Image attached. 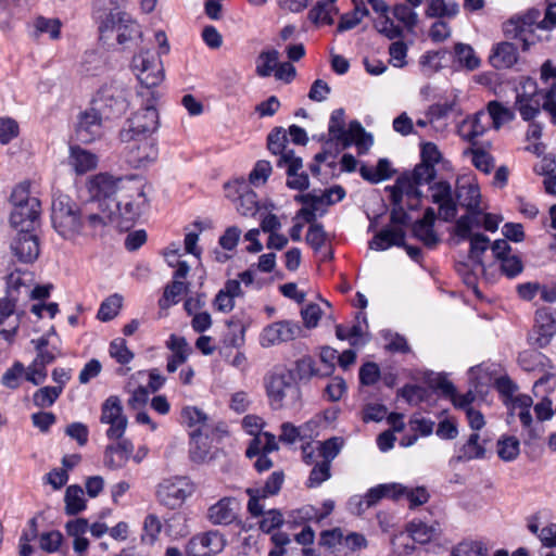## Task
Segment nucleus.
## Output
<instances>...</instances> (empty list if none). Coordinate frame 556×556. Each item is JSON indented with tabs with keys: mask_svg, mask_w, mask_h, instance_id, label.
<instances>
[{
	"mask_svg": "<svg viewBox=\"0 0 556 556\" xmlns=\"http://www.w3.org/2000/svg\"><path fill=\"white\" fill-rule=\"evenodd\" d=\"M87 186L93 197L108 202V210L103 211L113 212L111 222H118L121 227L128 228L146 203L144 182L136 176L100 173L92 176Z\"/></svg>",
	"mask_w": 556,
	"mask_h": 556,
	"instance_id": "obj_1",
	"label": "nucleus"
},
{
	"mask_svg": "<svg viewBox=\"0 0 556 556\" xmlns=\"http://www.w3.org/2000/svg\"><path fill=\"white\" fill-rule=\"evenodd\" d=\"M113 212H92L78 206L68 195L54 197L51 222L54 230L65 240L77 242L80 238L93 237L98 230L111 223Z\"/></svg>",
	"mask_w": 556,
	"mask_h": 556,
	"instance_id": "obj_2",
	"label": "nucleus"
},
{
	"mask_svg": "<svg viewBox=\"0 0 556 556\" xmlns=\"http://www.w3.org/2000/svg\"><path fill=\"white\" fill-rule=\"evenodd\" d=\"M267 146L273 154L279 155L277 166L287 168V186L299 191L307 189L309 186L308 175L300 172L303 167L302 159L296 156L290 148L286 130L283 128H275L268 135Z\"/></svg>",
	"mask_w": 556,
	"mask_h": 556,
	"instance_id": "obj_3",
	"label": "nucleus"
},
{
	"mask_svg": "<svg viewBox=\"0 0 556 556\" xmlns=\"http://www.w3.org/2000/svg\"><path fill=\"white\" fill-rule=\"evenodd\" d=\"M265 388L273 409H292L300 406L302 394L291 371L271 372L265 379Z\"/></svg>",
	"mask_w": 556,
	"mask_h": 556,
	"instance_id": "obj_4",
	"label": "nucleus"
},
{
	"mask_svg": "<svg viewBox=\"0 0 556 556\" xmlns=\"http://www.w3.org/2000/svg\"><path fill=\"white\" fill-rule=\"evenodd\" d=\"M29 187L28 182H22L11 194L13 210L10 223L17 230H33L41 214L40 200L30 193Z\"/></svg>",
	"mask_w": 556,
	"mask_h": 556,
	"instance_id": "obj_5",
	"label": "nucleus"
},
{
	"mask_svg": "<svg viewBox=\"0 0 556 556\" xmlns=\"http://www.w3.org/2000/svg\"><path fill=\"white\" fill-rule=\"evenodd\" d=\"M328 130L331 139L340 142L343 148L355 144L361 154L368 151L372 146L371 135H366L365 129L357 121L351 122L349 128L345 129L344 111L342 109H337L331 113Z\"/></svg>",
	"mask_w": 556,
	"mask_h": 556,
	"instance_id": "obj_6",
	"label": "nucleus"
},
{
	"mask_svg": "<svg viewBox=\"0 0 556 556\" xmlns=\"http://www.w3.org/2000/svg\"><path fill=\"white\" fill-rule=\"evenodd\" d=\"M94 13L99 23V30L101 33L116 30L119 45H125L141 36L139 24L118 8L104 9L99 7Z\"/></svg>",
	"mask_w": 556,
	"mask_h": 556,
	"instance_id": "obj_7",
	"label": "nucleus"
},
{
	"mask_svg": "<svg viewBox=\"0 0 556 556\" xmlns=\"http://www.w3.org/2000/svg\"><path fill=\"white\" fill-rule=\"evenodd\" d=\"M129 91L116 81L104 84L92 99L93 110L102 114L105 119L118 118L126 113Z\"/></svg>",
	"mask_w": 556,
	"mask_h": 556,
	"instance_id": "obj_8",
	"label": "nucleus"
},
{
	"mask_svg": "<svg viewBox=\"0 0 556 556\" xmlns=\"http://www.w3.org/2000/svg\"><path fill=\"white\" fill-rule=\"evenodd\" d=\"M132 70L140 84L148 89L159 86L164 79L160 54L149 49H142L134 55Z\"/></svg>",
	"mask_w": 556,
	"mask_h": 556,
	"instance_id": "obj_9",
	"label": "nucleus"
},
{
	"mask_svg": "<svg viewBox=\"0 0 556 556\" xmlns=\"http://www.w3.org/2000/svg\"><path fill=\"white\" fill-rule=\"evenodd\" d=\"M539 10H529L523 14L515 15L503 24L506 38L519 40L523 51H528L534 43V30L539 27Z\"/></svg>",
	"mask_w": 556,
	"mask_h": 556,
	"instance_id": "obj_10",
	"label": "nucleus"
},
{
	"mask_svg": "<svg viewBox=\"0 0 556 556\" xmlns=\"http://www.w3.org/2000/svg\"><path fill=\"white\" fill-rule=\"evenodd\" d=\"M159 113L153 104L138 110L128 121L127 127L119 130L122 142H129L135 137L151 136L159 128Z\"/></svg>",
	"mask_w": 556,
	"mask_h": 556,
	"instance_id": "obj_11",
	"label": "nucleus"
},
{
	"mask_svg": "<svg viewBox=\"0 0 556 556\" xmlns=\"http://www.w3.org/2000/svg\"><path fill=\"white\" fill-rule=\"evenodd\" d=\"M123 149L125 161L134 168H144L156 162L159 147L156 140L151 136L135 137L129 142H124Z\"/></svg>",
	"mask_w": 556,
	"mask_h": 556,
	"instance_id": "obj_12",
	"label": "nucleus"
},
{
	"mask_svg": "<svg viewBox=\"0 0 556 556\" xmlns=\"http://www.w3.org/2000/svg\"><path fill=\"white\" fill-rule=\"evenodd\" d=\"M194 492L193 483L185 477L164 480L157 488L159 502L172 509L180 507Z\"/></svg>",
	"mask_w": 556,
	"mask_h": 556,
	"instance_id": "obj_13",
	"label": "nucleus"
},
{
	"mask_svg": "<svg viewBox=\"0 0 556 556\" xmlns=\"http://www.w3.org/2000/svg\"><path fill=\"white\" fill-rule=\"evenodd\" d=\"M504 404L508 412V422H513L515 418H518L523 432L529 439H535L539 437V432L535 428V422L531 414V407L533 406V399L528 394L517 393L516 396L509 400H504Z\"/></svg>",
	"mask_w": 556,
	"mask_h": 556,
	"instance_id": "obj_14",
	"label": "nucleus"
},
{
	"mask_svg": "<svg viewBox=\"0 0 556 556\" xmlns=\"http://www.w3.org/2000/svg\"><path fill=\"white\" fill-rule=\"evenodd\" d=\"M392 245L404 248L414 261H419L421 256V250L418 247L405 243V231L401 227L383 228L369 242V248L376 251H384Z\"/></svg>",
	"mask_w": 556,
	"mask_h": 556,
	"instance_id": "obj_15",
	"label": "nucleus"
},
{
	"mask_svg": "<svg viewBox=\"0 0 556 556\" xmlns=\"http://www.w3.org/2000/svg\"><path fill=\"white\" fill-rule=\"evenodd\" d=\"M100 420L102 424L110 425L106 431L108 438L118 440L124 435L128 422L117 396L112 395L104 401Z\"/></svg>",
	"mask_w": 556,
	"mask_h": 556,
	"instance_id": "obj_16",
	"label": "nucleus"
},
{
	"mask_svg": "<svg viewBox=\"0 0 556 556\" xmlns=\"http://www.w3.org/2000/svg\"><path fill=\"white\" fill-rule=\"evenodd\" d=\"M226 540L216 530L192 536L186 545L187 556H212L223 551Z\"/></svg>",
	"mask_w": 556,
	"mask_h": 556,
	"instance_id": "obj_17",
	"label": "nucleus"
},
{
	"mask_svg": "<svg viewBox=\"0 0 556 556\" xmlns=\"http://www.w3.org/2000/svg\"><path fill=\"white\" fill-rule=\"evenodd\" d=\"M301 332L302 327L298 323L289 320L273 323L262 331L261 344L264 348L277 345L294 340L301 334Z\"/></svg>",
	"mask_w": 556,
	"mask_h": 556,
	"instance_id": "obj_18",
	"label": "nucleus"
},
{
	"mask_svg": "<svg viewBox=\"0 0 556 556\" xmlns=\"http://www.w3.org/2000/svg\"><path fill=\"white\" fill-rule=\"evenodd\" d=\"M475 223L470 215L459 217L455 225V233L460 239L470 240L469 255L471 258L480 262V256L488 250L490 240L482 233H471Z\"/></svg>",
	"mask_w": 556,
	"mask_h": 556,
	"instance_id": "obj_19",
	"label": "nucleus"
},
{
	"mask_svg": "<svg viewBox=\"0 0 556 556\" xmlns=\"http://www.w3.org/2000/svg\"><path fill=\"white\" fill-rule=\"evenodd\" d=\"M283 483V473L275 471L270 475L263 488L248 489L247 493L250 496L248 502V510L254 516L258 517L263 513V505L260 501L268 496L276 495Z\"/></svg>",
	"mask_w": 556,
	"mask_h": 556,
	"instance_id": "obj_20",
	"label": "nucleus"
},
{
	"mask_svg": "<svg viewBox=\"0 0 556 556\" xmlns=\"http://www.w3.org/2000/svg\"><path fill=\"white\" fill-rule=\"evenodd\" d=\"M456 204L458 203L462 207L468 211L467 215L472 217V222H476V217L481 213L480 210V190L477 184L469 178H462L456 184Z\"/></svg>",
	"mask_w": 556,
	"mask_h": 556,
	"instance_id": "obj_21",
	"label": "nucleus"
},
{
	"mask_svg": "<svg viewBox=\"0 0 556 556\" xmlns=\"http://www.w3.org/2000/svg\"><path fill=\"white\" fill-rule=\"evenodd\" d=\"M105 118L93 110V106L79 114L76 126V138L78 141L89 143L101 136L102 122Z\"/></svg>",
	"mask_w": 556,
	"mask_h": 556,
	"instance_id": "obj_22",
	"label": "nucleus"
},
{
	"mask_svg": "<svg viewBox=\"0 0 556 556\" xmlns=\"http://www.w3.org/2000/svg\"><path fill=\"white\" fill-rule=\"evenodd\" d=\"M432 201L439 205V215L450 222L457 215V204L454 201L451 185L447 181H439L432 187Z\"/></svg>",
	"mask_w": 556,
	"mask_h": 556,
	"instance_id": "obj_23",
	"label": "nucleus"
},
{
	"mask_svg": "<svg viewBox=\"0 0 556 556\" xmlns=\"http://www.w3.org/2000/svg\"><path fill=\"white\" fill-rule=\"evenodd\" d=\"M14 255L24 263L35 261L39 255V243L33 230H18L16 238L11 243Z\"/></svg>",
	"mask_w": 556,
	"mask_h": 556,
	"instance_id": "obj_24",
	"label": "nucleus"
},
{
	"mask_svg": "<svg viewBox=\"0 0 556 556\" xmlns=\"http://www.w3.org/2000/svg\"><path fill=\"white\" fill-rule=\"evenodd\" d=\"M237 508L236 498L223 497L208 507L206 518L214 526H228L237 519Z\"/></svg>",
	"mask_w": 556,
	"mask_h": 556,
	"instance_id": "obj_25",
	"label": "nucleus"
},
{
	"mask_svg": "<svg viewBox=\"0 0 556 556\" xmlns=\"http://www.w3.org/2000/svg\"><path fill=\"white\" fill-rule=\"evenodd\" d=\"M419 186L420 185H417L407 174L399 177L395 185L390 188L393 205L401 204L405 195L409 201V207L415 208L421 198Z\"/></svg>",
	"mask_w": 556,
	"mask_h": 556,
	"instance_id": "obj_26",
	"label": "nucleus"
},
{
	"mask_svg": "<svg viewBox=\"0 0 556 556\" xmlns=\"http://www.w3.org/2000/svg\"><path fill=\"white\" fill-rule=\"evenodd\" d=\"M166 348L172 352L167 358L166 369L168 372H175L180 365L187 362L192 349L186 338L176 334L169 336Z\"/></svg>",
	"mask_w": 556,
	"mask_h": 556,
	"instance_id": "obj_27",
	"label": "nucleus"
},
{
	"mask_svg": "<svg viewBox=\"0 0 556 556\" xmlns=\"http://www.w3.org/2000/svg\"><path fill=\"white\" fill-rule=\"evenodd\" d=\"M435 222V212L432 207H428L424 217L415 222L413 233L415 238L420 240L426 247L434 248L439 242V236L433 229Z\"/></svg>",
	"mask_w": 556,
	"mask_h": 556,
	"instance_id": "obj_28",
	"label": "nucleus"
},
{
	"mask_svg": "<svg viewBox=\"0 0 556 556\" xmlns=\"http://www.w3.org/2000/svg\"><path fill=\"white\" fill-rule=\"evenodd\" d=\"M99 157L96 153L83 149L79 146H73L70 149L68 165L77 175H84L97 168Z\"/></svg>",
	"mask_w": 556,
	"mask_h": 556,
	"instance_id": "obj_29",
	"label": "nucleus"
},
{
	"mask_svg": "<svg viewBox=\"0 0 556 556\" xmlns=\"http://www.w3.org/2000/svg\"><path fill=\"white\" fill-rule=\"evenodd\" d=\"M519 59L516 46L509 41H502L495 45L490 55V62L497 70L513 67Z\"/></svg>",
	"mask_w": 556,
	"mask_h": 556,
	"instance_id": "obj_30",
	"label": "nucleus"
},
{
	"mask_svg": "<svg viewBox=\"0 0 556 556\" xmlns=\"http://www.w3.org/2000/svg\"><path fill=\"white\" fill-rule=\"evenodd\" d=\"M405 485L402 483L391 482L378 484L370 488L366 493L367 506L377 505L382 498H388L394 502L404 497Z\"/></svg>",
	"mask_w": 556,
	"mask_h": 556,
	"instance_id": "obj_31",
	"label": "nucleus"
},
{
	"mask_svg": "<svg viewBox=\"0 0 556 556\" xmlns=\"http://www.w3.org/2000/svg\"><path fill=\"white\" fill-rule=\"evenodd\" d=\"M132 451L134 445L127 440L119 441L115 445H109L104 453L105 466L112 469L122 468L128 462Z\"/></svg>",
	"mask_w": 556,
	"mask_h": 556,
	"instance_id": "obj_32",
	"label": "nucleus"
},
{
	"mask_svg": "<svg viewBox=\"0 0 556 556\" xmlns=\"http://www.w3.org/2000/svg\"><path fill=\"white\" fill-rule=\"evenodd\" d=\"M144 378V371L134 374L125 386V390L130 394L127 405L130 408L138 409L146 405L149 399V392L146 387L141 386Z\"/></svg>",
	"mask_w": 556,
	"mask_h": 556,
	"instance_id": "obj_33",
	"label": "nucleus"
},
{
	"mask_svg": "<svg viewBox=\"0 0 556 556\" xmlns=\"http://www.w3.org/2000/svg\"><path fill=\"white\" fill-rule=\"evenodd\" d=\"M280 59V52L275 48H267L260 52L255 60V74L261 78L270 77Z\"/></svg>",
	"mask_w": 556,
	"mask_h": 556,
	"instance_id": "obj_34",
	"label": "nucleus"
},
{
	"mask_svg": "<svg viewBox=\"0 0 556 556\" xmlns=\"http://www.w3.org/2000/svg\"><path fill=\"white\" fill-rule=\"evenodd\" d=\"M489 125L486 113L479 112L471 118L464 121L460 132L464 139L475 143L476 139L481 137Z\"/></svg>",
	"mask_w": 556,
	"mask_h": 556,
	"instance_id": "obj_35",
	"label": "nucleus"
},
{
	"mask_svg": "<svg viewBox=\"0 0 556 556\" xmlns=\"http://www.w3.org/2000/svg\"><path fill=\"white\" fill-rule=\"evenodd\" d=\"M359 173L364 179L371 184H377L391 178L394 172L387 159H380L376 167L362 165Z\"/></svg>",
	"mask_w": 556,
	"mask_h": 556,
	"instance_id": "obj_36",
	"label": "nucleus"
},
{
	"mask_svg": "<svg viewBox=\"0 0 556 556\" xmlns=\"http://www.w3.org/2000/svg\"><path fill=\"white\" fill-rule=\"evenodd\" d=\"M337 13L336 4L320 0L308 12V20L315 25H331Z\"/></svg>",
	"mask_w": 556,
	"mask_h": 556,
	"instance_id": "obj_37",
	"label": "nucleus"
},
{
	"mask_svg": "<svg viewBox=\"0 0 556 556\" xmlns=\"http://www.w3.org/2000/svg\"><path fill=\"white\" fill-rule=\"evenodd\" d=\"M409 536L419 544H426L434 539L438 533V525H427L420 520H414L407 526Z\"/></svg>",
	"mask_w": 556,
	"mask_h": 556,
	"instance_id": "obj_38",
	"label": "nucleus"
},
{
	"mask_svg": "<svg viewBox=\"0 0 556 556\" xmlns=\"http://www.w3.org/2000/svg\"><path fill=\"white\" fill-rule=\"evenodd\" d=\"M536 328L539 336L535 341L539 346H545L556 332V323L547 313L538 312Z\"/></svg>",
	"mask_w": 556,
	"mask_h": 556,
	"instance_id": "obj_39",
	"label": "nucleus"
},
{
	"mask_svg": "<svg viewBox=\"0 0 556 556\" xmlns=\"http://www.w3.org/2000/svg\"><path fill=\"white\" fill-rule=\"evenodd\" d=\"M354 10L352 12L345 13L341 16L338 30L345 31L356 27L365 16L369 14L368 9L366 8L363 1L354 0Z\"/></svg>",
	"mask_w": 556,
	"mask_h": 556,
	"instance_id": "obj_40",
	"label": "nucleus"
},
{
	"mask_svg": "<svg viewBox=\"0 0 556 556\" xmlns=\"http://www.w3.org/2000/svg\"><path fill=\"white\" fill-rule=\"evenodd\" d=\"M189 517L182 511H176L165 520V529L168 535L185 538L189 534Z\"/></svg>",
	"mask_w": 556,
	"mask_h": 556,
	"instance_id": "obj_41",
	"label": "nucleus"
},
{
	"mask_svg": "<svg viewBox=\"0 0 556 556\" xmlns=\"http://www.w3.org/2000/svg\"><path fill=\"white\" fill-rule=\"evenodd\" d=\"M65 511L67 515H76L86 508L84 491L79 485H70L64 496Z\"/></svg>",
	"mask_w": 556,
	"mask_h": 556,
	"instance_id": "obj_42",
	"label": "nucleus"
},
{
	"mask_svg": "<svg viewBox=\"0 0 556 556\" xmlns=\"http://www.w3.org/2000/svg\"><path fill=\"white\" fill-rule=\"evenodd\" d=\"M485 448L480 444V435L471 433L467 442L459 448L457 459L460 462L471 460L483 457Z\"/></svg>",
	"mask_w": 556,
	"mask_h": 556,
	"instance_id": "obj_43",
	"label": "nucleus"
},
{
	"mask_svg": "<svg viewBox=\"0 0 556 556\" xmlns=\"http://www.w3.org/2000/svg\"><path fill=\"white\" fill-rule=\"evenodd\" d=\"M236 208L244 217H253L258 212L257 194L251 189L250 185L239 197Z\"/></svg>",
	"mask_w": 556,
	"mask_h": 556,
	"instance_id": "obj_44",
	"label": "nucleus"
},
{
	"mask_svg": "<svg viewBox=\"0 0 556 556\" xmlns=\"http://www.w3.org/2000/svg\"><path fill=\"white\" fill-rule=\"evenodd\" d=\"M459 8L457 3H446L444 0H427L426 16L428 17H453L457 15Z\"/></svg>",
	"mask_w": 556,
	"mask_h": 556,
	"instance_id": "obj_45",
	"label": "nucleus"
},
{
	"mask_svg": "<svg viewBox=\"0 0 556 556\" xmlns=\"http://www.w3.org/2000/svg\"><path fill=\"white\" fill-rule=\"evenodd\" d=\"M317 521V508L312 505H304L300 508L289 511L287 523L291 528L300 527L308 521Z\"/></svg>",
	"mask_w": 556,
	"mask_h": 556,
	"instance_id": "obj_46",
	"label": "nucleus"
},
{
	"mask_svg": "<svg viewBox=\"0 0 556 556\" xmlns=\"http://www.w3.org/2000/svg\"><path fill=\"white\" fill-rule=\"evenodd\" d=\"M486 115L488 119H492L495 129H500L505 123L513 121L515 117L513 111L497 101L489 102Z\"/></svg>",
	"mask_w": 556,
	"mask_h": 556,
	"instance_id": "obj_47",
	"label": "nucleus"
},
{
	"mask_svg": "<svg viewBox=\"0 0 556 556\" xmlns=\"http://www.w3.org/2000/svg\"><path fill=\"white\" fill-rule=\"evenodd\" d=\"M345 195V191L340 186L331 187L325 190L320 195L314 194L313 206L319 212H324L325 206L334 204L341 201Z\"/></svg>",
	"mask_w": 556,
	"mask_h": 556,
	"instance_id": "obj_48",
	"label": "nucleus"
},
{
	"mask_svg": "<svg viewBox=\"0 0 556 556\" xmlns=\"http://www.w3.org/2000/svg\"><path fill=\"white\" fill-rule=\"evenodd\" d=\"M190 456L194 462H203L210 452V444L206 437L201 432L193 431L191 433Z\"/></svg>",
	"mask_w": 556,
	"mask_h": 556,
	"instance_id": "obj_49",
	"label": "nucleus"
},
{
	"mask_svg": "<svg viewBox=\"0 0 556 556\" xmlns=\"http://www.w3.org/2000/svg\"><path fill=\"white\" fill-rule=\"evenodd\" d=\"M163 525L161 519L155 514H149L143 521V533L141 536L142 542L153 544L159 539Z\"/></svg>",
	"mask_w": 556,
	"mask_h": 556,
	"instance_id": "obj_50",
	"label": "nucleus"
},
{
	"mask_svg": "<svg viewBox=\"0 0 556 556\" xmlns=\"http://www.w3.org/2000/svg\"><path fill=\"white\" fill-rule=\"evenodd\" d=\"M61 393V387H43L34 393L33 402L37 407L47 408L54 404Z\"/></svg>",
	"mask_w": 556,
	"mask_h": 556,
	"instance_id": "obj_51",
	"label": "nucleus"
},
{
	"mask_svg": "<svg viewBox=\"0 0 556 556\" xmlns=\"http://www.w3.org/2000/svg\"><path fill=\"white\" fill-rule=\"evenodd\" d=\"M187 291V285L181 280H174L168 285L165 290L163 298L160 300V306L167 308L179 301V298Z\"/></svg>",
	"mask_w": 556,
	"mask_h": 556,
	"instance_id": "obj_52",
	"label": "nucleus"
},
{
	"mask_svg": "<svg viewBox=\"0 0 556 556\" xmlns=\"http://www.w3.org/2000/svg\"><path fill=\"white\" fill-rule=\"evenodd\" d=\"M182 422L189 428H197L195 431L201 432V428L206 425L207 416L201 409L194 406L185 407L181 410Z\"/></svg>",
	"mask_w": 556,
	"mask_h": 556,
	"instance_id": "obj_53",
	"label": "nucleus"
},
{
	"mask_svg": "<svg viewBox=\"0 0 556 556\" xmlns=\"http://www.w3.org/2000/svg\"><path fill=\"white\" fill-rule=\"evenodd\" d=\"M541 96L535 80L527 77L522 78L516 87V102H527L538 99Z\"/></svg>",
	"mask_w": 556,
	"mask_h": 556,
	"instance_id": "obj_54",
	"label": "nucleus"
},
{
	"mask_svg": "<svg viewBox=\"0 0 556 556\" xmlns=\"http://www.w3.org/2000/svg\"><path fill=\"white\" fill-rule=\"evenodd\" d=\"M497 454L504 462H511L519 455V441L515 437H506L497 443Z\"/></svg>",
	"mask_w": 556,
	"mask_h": 556,
	"instance_id": "obj_55",
	"label": "nucleus"
},
{
	"mask_svg": "<svg viewBox=\"0 0 556 556\" xmlns=\"http://www.w3.org/2000/svg\"><path fill=\"white\" fill-rule=\"evenodd\" d=\"M393 15L409 30L415 28L418 23V14L407 4L404 3H399L394 5Z\"/></svg>",
	"mask_w": 556,
	"mask_h": 556,
	"instance_id": "obj_56",
	"label": "nucleus"
},
{
	"mask_svg": "<svg viewBox=\"0 0 556 556\" xmlns=\"http://www.w3.org/2000/svg\"><path fill=\"white\" fill-rule=\"evenodd\" d=\"M122 306V298L117 294L108 298L100 306L98 312V318L102 321H109L113 319Z\"/></svg>",
	"mask_w": 556,
	"mask_h": 556,
	"instance_id": "obj_57",
	"label": "nucleus"
},
{
	"mask_svg": "<svg viewBox=\"0 0 556 556\" xmlns=\"http://www.w3.org/2000/svg\"><path fill=\"white\" fill-rule=\"evenodd\" d=\"M35 29L38 34L47 33L52 40L60 38L61 22L58 18L39 16L35 20Z\"/></svg>",
	"mask_w": 556,
	"mask_h": 556,
	"instance_id": "obj_58",
	"label": "nucleus"
},
{
	"mask_svg": "<svg viewBox=\"0 0 556 556\" xmlns=\"http://www.w3.org/2000/svg\"><path fill=\"white\" fill-rule=\"evenodd\" d=\"M20 135L18 123L12 117H0V143L8 144Z\"/></svg>",
	"mask_w": 556,
	"mask_h": 556,
	"instance_id": "obj_59",
	"label": "nucleus"
},
{
	"mask_svg": "<svg viewBox=\"0 0 556 556\" xmlns=\"http://www.w3.org/2000/svg\"><path fill=\"white\" fill-rule=\"evenodd\" d=\"M110 355L119 364H128L134 358V353L127 348L122 338L114 339L110 344Z\"/></svg>",
	"mask_w": 556,
	"mask_h": 556,
	"instance_id": "obj_60",
	"label": "nucleus"
},
{
	"mask_svg": "<svg viewBox=\"0 0 556 556\" xmlns=\"http://www.w3.org/2000/svg\"><path fill=\"white\" fill-rule=\"evenodd\" d=\"M273 167L266 160L258 161L249 175V182L254 186L264 185L271 174Z\"/></svg>",
	"mask_w": 556,
	"mask_h": 556,
	"instance_id": "obj_61",
	"label": "nucleus"
},
{
	"mask_svg": "<svg viewBox=\"0 0 556 556\" xmlns=\"http://www.w3.org/2000/svg\"><path fill=\"white\" fill-rule=\"evenodd\" d=\"M455 54L459 63L468 70H475L479 66L480 61L475 55L473 49L465 43H457L455 46Z\"/></svg>",
	"mask_w": 556,
	"mask_h": 556,
	"instance_id": "obj_62",
	"label": "nucleus"
},
{
	"mask_svg": "<svg viewBox=\"0 0 556 556\" xmlns=\"http://www.w3.org/2000/svg\"><path fill=\"white\" fill-rule=\"evenodd\" d=\"M260 516H263L260 521V529L266 533L279 528L285 522V518L278 509L263 510Z\"/></svg>",
	"mask_w": 556,
	"mask_h": 556,
	"instance_id": "obj_63",
	"label": "nucleus"
},
{
	"mask_svg": "<svg viewBox=\"0 0 556 556\" xmlns=\"http://www.w3.org/2000/svg\"><path fill=\"white\" fill-rule=\"evenodd\" d=\"M556 388V376L554 374H545L533 386V394L535 397L548 396Z\"/></svg>",
	"mask_w": 556,
	"mask_h": 556,
	"instance_id": "obj_64",
	"label": "nucleus"
}]
</instances>
